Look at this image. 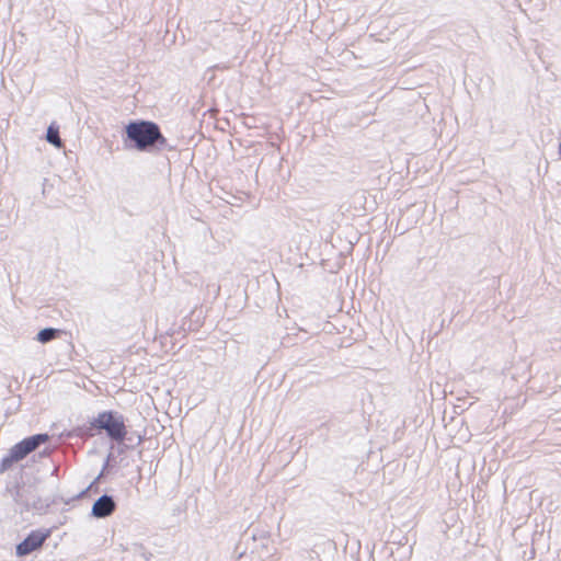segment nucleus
Returning a JSON list of instances; mask_svg holds the SVG:
<instances>
[{
	"mask_svg": "<svg viewBox=\"0 0 561 561\" xmlns=\"http://www.w3.org/2000/svg\"><path fill=\"white\" fill-rule=\"evenodd\" d=\"M559 153H560V156H561V144H560V146H559Z\"/></svg>",
	"mask_w": 561,
	"mask_h": 561,
	"instance_id": "obj_8",
	"label": "nucleus"
},
{
	"mask_svg": "<svg viewBox=\"0 0 561 561\" xmlns=\"http://www.w3.org/2000/svg\"><path fill=\"white\" fill-rule=\"evenodd\" d=\"M49 439L47 434H36L24 438L15 444L0 463V472L7 471L14 462L24 459L28 454L34 451L41 444Z\"/></svg>",
	"mask_w": 561,
	"mask_h": 561,
	"instance_id": "obj_2",
	"label": "nucleus"
},
{
	"mask_svg": "<svg viewBox=\"0 0 561 561\" xmlns=\"http://www.w3.org/2000/svg\"><path fill=\"white\" fill-rule=\"evenodd\" d=\"M46 139L49 144L54 145L57 148L62 146L61 139L59 137V130L54 125H50L47 129Z\"/></svg>",
	"mask_w": 561,
	"mask_h": 561,
	"instance_id": "obj_6",
	"label": "nucleus"
},
{
	"mask_svg": "<svg viewBox=\"0 0 561 561\" xmlns=\"http://www.w3.org/2000/svg\"><path fill=\"white\" fill-rule=\"evenodd\" d=\"M126 135L139 151L173 150L175 146L170 145L161 134L159 126L149 121L130 122L126 126Z\"/></svg>",
	"mask_w": 561,
	"mask_h": 561,
	"instance_id": "obj_1",
	"label": "nucleus"
},
{
	"mask_svg": "<svg viewBox=\"0 0 561 561\" xmlns=\"http://www.w3.org/2000/svg\"><path fill=\"white\" fill-rule=\"evenodd\" d=\"M58 334L57 329L45 328L37 333V341L41 343H48L54 340Z\"/></svg>",
	"mask_w": 561,
	"mask_h": 561,
	"instance_id": "obj_7",
	"label": "nucleus"
},
{
	"mask_svg": "<svg viewBox=\"0 0 561 561\" xmlns=\"http://www.w3.org/2000/svg\"><path fill=\"white\" fill-rule=\"evenodd\" d=\"M49 536V531H32L22 542L16 546V554L19 557L27 556L36 549L41 548Z\"/></svg>",
	"mask_w": 561,
	"mask_h": 561,
	"instance_id": "obj_4",
	"label": "nucleus"
},
{
	"mask_svg": "<svg viewBox=\"0 0 561 561\" xmlns=\"http://www.w3.org/2000/svg\"><path fill=\"white\" fill-rule=\"evenodd\" d=\"M91 425L104 430L112 439L117 442H122L127 433L123 415L112 411L99 413Z\"/></svg>",
	"mask_w": 561,
	"mask_h": 561,
	"instance_id": "obj_3",
	"label": "nucleus"
},
{
	"mask_svg": "<svg viewBox=\"0 0 561 561\" xmlns=\"http://www.w3.org/2000/svg\"><path fill=\"white\" fill-rule=\"evenodd\" d=\"M116 504L112 496L104 494L100 496L92 506V515L96 518L110 516L115 511Z\"/></svg>",
	"mask_w": 561,
	"mask_h": 561,
	"instance_id": "obj_5",
	"label": "nucleus"
}]
</instances>
